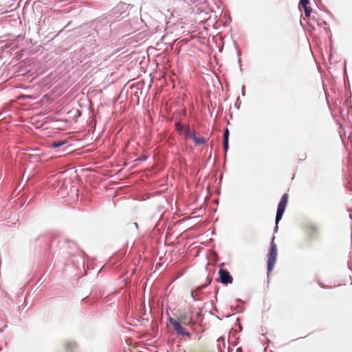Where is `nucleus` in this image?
<instances>
[{
    "label": "nucleus",
    "instance_id": "nucleus-4",
    "mask_svg": "<svg viewBox=\"0 0 352 352\" xmlns=\"http://www.w3.org/2000/svg\"><path fill=\"white\" fill-rule=\"evenodd\" d=\"M219 274L220 282L222 283L223 284L227 285L232 283L233 278L228 271L220 269L219 271Z\"/></svg>",
    "mask_w": 352,
    "mask_h": 352
},
{
    "label": "nucleus",
    "instance_id": "nucleus-1",
    "mask_svg": "<svg viewBox=\"0 0 352 352\" xmlns=\"http://www.w3.org/2000/svg\"><path fill=\"white\" fill-rule=\"evenodd\" d=\"M169 322L173 327L177 335L190 338L191 334L182 326H193L195 324L192 317L189 316L188 313L185 311L179 312L176 318L170 317Z\"/></svg>",
    "mask_w": 352,
    "mask_h": 352
},
{
    "label": "nucleus",
    "instance_id": "nucleus-11",
    "mask_svg": "<svg viewBox=\"0 0 352 352\" xmlns=\"http://www.w3.org/2000/svg\"><path fill=\"white\" fill-rule=\"evenodd\" d=\"M224 150L226 152L228 150V142H223Z\"/></svg>",
    "mask_w": 352,
    "mask_h": 352
},
{
    "label": "nucleus",
    "instance_id": "nucleus-2",
    "mask_svg": "<svg viewBox=\"0 0 352 352\" xmlns=\"http://www.w3.org/2000/svg\"><path fill=\"white\" fill-rule=\"evenodd\" d=\"M267 256V274H269L274 269L278 256L277 246L274 243V236H273L272 239L270 248V252Z\"/></svg>",
    "mask_w": 352,
    "mask_h": 352
},
{
    "label": "nucleus",
    "instance_id": "nucleus-9",
    "mask_svg": "<svg viewBox=\"0 0 352 352\" xmlns=\"http://www.w3.org/2000/svg\"><path fill=\"white\" fill-rule=\"evenodd\" d=\"M65 143V142L64 141L54 142L52 143V147L58 148V147H60V146L64 145Z\"/></svg>",
    "mask_w": 352,
    "mask_h": 352
},
{
    "label": "nucleus",
    "instance_id": "nucleus-5",
    "mask_svg": "<svg viewBox=\"0 0 352 352\" xmlns=\"http://www.w3.org/2000/svg\"><path fill=\"white\" fill-rule=\"evenodd\" d=\"M185 137L192 140L197 145H201L206 142V140L204 137H197L195 131L190 129L189 131L187 130Z\"/></svg>",
    "mask_w": 352,
    "mask_h": 352
},
{
    "label": "nucleus",
    "instance_id": "nucleus-10",
    "mask_svg": "<svg viewBox=\"0 0 352 352\" xmlns=\"http://www.w3.org/2000/svg\"><path fill=\"white\" fill-rule=\"evenodd\" d=\"M229 131L228 129H226L223 135V142H228Z\"/></svg>",
    "mask_w": 352,
    "mask_h": 352
},
{
    "label": "nucleus",
    "instance_id": "nucleus-7",
    "mask_svg": "<svg viewBox=\"0 0 352 352\" xmlns=\"http://www.w3.org/2000/svg\"><path fill=\"white\" fill-rule=\"evenodd\" d=\"M309 3V0H300L299 3V8H303L305 11V16L309 17L311 12V9L310 7L308 6V4Z\"/></svg>",
    "mask_w": 352,
    "mask_h": 352
},
{
    "label": "nucleus",
    "instance_id": "nucleus-3",
    "mask_svg": "<svg viewBox=\"0 0 352 352\" xmlns=\"http://www.w3.org/2000/svg\"><path fill=\"white\" fill-rule=\"evenodd\" d=\"M288 202V195L285 193L280 198V200L278 204V208L276 216V229H278V223L282 219V217L285 210L287 204Z\"/></svg>",
    "mask_w": 352,
    "mask_h": 352
},
{
    "label": "nucleus",
    "instance_id": "nucleus-8",
    "mask_svg": "<svg viewBox=\"0 0 352 352\" xmlns=\"http://www.w3.org/2000/svg\"><path fill=\"white\" fill-rule=\"evenodd\" d=\"M176 129L181 134L186 135L187 133V130L189 131L190 128L187 126H184L179 123H177L176 124Z\"/></svg>",
    "mask_w": 352,
    "mask_h": 352
},
{
    "label": "nucleus",
    "instance_id": "nucleus-6",
    "mask_svg": "<svg viewBox=\"0 0 352 352\" xmlns=\"http://www.w3.org/2000/svg\"><path fill=\"white\" fill-rule=\"evenodd\" d=\"M305 232L309 238L312 239L317 236L318 229L315 225L309 223L305 226Z\"/></svg>",
    "mask_w": 352,
    "mask_h": 352
}]
</instances>
